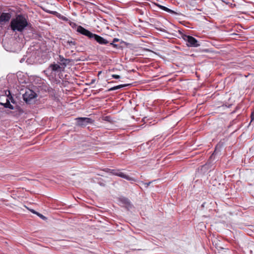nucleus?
Here are the masks:
<instances>
[{
  "mask_svg": "<svg viewBox=\"0 0 254 254\" xmlns=\"http://www.w3.org/2000/svg\"><path fill=\"white\" fill-rule=\"evenodd\" d=\"M37 80H40V81H41V79H39V78L37 79Z\"/></svg>",
  "mask_w": 254,
  "mask_h": 254,
  "instance_id": "cd10ccee",
  "label": "nucleus"
},
{
  "mask_svg": "<svg viewBox=\"0 0 254 254\" xmlns=\"http://www.w3.org/2000/svg\"><path fill=\"white\" fill-rule=\"evenodd\" d=\"M159 7L162 10L166 11V12H168L170 13H171V14H176V15H179L180 14L174 11V10L171 9H169V8L166 7V6H163V5H159Z\"/></svg>",
  "mask_w": 254,
  "mask_h": 254,
  "instance_id": "9b49d317",
  "label": "nucleus"
},
{
  "mask_svg": "<svg viewBox=\"0 0 254 254\" xmlns=\"http://www.w3.org/2000/svg\"><path fill=\"white\" fill-rule=\"evenodd\" d=\"M36 87L33 86L30 88L25 85H21L18 87V89H17L18 93L16 94V95H38V94L36 93Z\"/></svg>",
  "mask_w": 254,
  "mask_h": 254,
  "instance_id": "7ed1b4c3",
  "label": "nucleus"
},
{
  "mask_svg": "<svg viewBox=\"0 0 254 254\" xmlns=\"http://www.w3.org/2000/svg\"><path fill=\"white\" fill-rule=\"evenodd\" d=\"M129 85V84H122V85H118V86H115L114 87L110 88L109 90H114L118 89L121 88L123 87L128 86Z\"/></svg>",
  "mask_w": 254,
  "mask_h": 254,
  "instance_id": "ddd939ff",
  "label": "nucleus"
},
{
  "mask_svg": "<svg viewBox=\"0 0 254 254\" xmlns=\"http://www.w3.org/2000/svg\"><path fill=\"white\" fill-rule=\"evenodd\" d=\"M119 39H118V38H114V39H113V42H112L115 43V42H116L119 41Z\"/></svg>",
  "mask_w": 254,
  "mask_h": 254,
  "instance_id": "5701e85b",
  "label": "nucleus"
},
{
  "mask_svg": "<svg viewBox=\"0 0 254 254\" xmlns=\"http://www.w3.org/2000/svg\"><path fill=\"white\" fill-rule=\"evenodd\" d=\"M9 98V99H6V102L4 104L1 103L5 108H9L12 110L16 109V110L14 112H11V113L13 114V116H17V115H20V113H22V111L20 109L19 107H18L17 106H16V108H15L12 105H11L10 103V100L11 103L13 104L15 103V101L14 99L13 98V96H7Z\"/></svg>",
  "mask_w": 254,
  "mask_h": 254,
  "instance_id": "39448f33",
  "label": "nucleus"
},
{
  "mask_svg": "<svg viewBox=\"0 0 254 254\" xmlns=\"http://www.w3.org/2000/svg\"><path fill=\"white\" fill-rule=\"evenodd\" d=\"M30 211H31V212H32L33 213L35 214H36V215L37 214V213H38V212H36V211H35L34 210H33V209H31Z\"/></svg>",
  "mask_w": 254,
  "mask_h": 254,
  "instance_id": "b1692460",
  "label": "nucleus"
},
{
  "mask_svg": "<svg viewBox=\"0 0 254 254\" xmlns=\"http://www.w3.org/2000/svg\"><path fill=\"white\" fill-rule=\"evenodd\" d=\"M110 117L109 116H106L105 117V120L108 121Z\"/></svg>",
  "mask_w": 254,
  "mask_h": 254,
  "instance_id": "a878e982",
  "label": "nucleus"
},
{
  "mask_svg": "<svg viewBox=\"0 0 254 254\" xmlns=\"http://www.w3.org/2000/svg\"><path fill=\"white\" fill-rule=\"evenodd\" d=\"M23 100L28 104H33L35 102L36 97L37 96H22Z\"/></svg>",
  "mask_w": 254,
  "mask_h": 254,
  "instance_id": "1a4fd4ad",
  "label": "nucleus"
},
{
  "mask_svg": "<svg viewBox=\"0 0 254 254\" xmlns=\"http://www.w3.org/2000/svg\"><path fill=\"white\" fill-rule=\"evenodd\" d=\"M37 215L38 216H39L40 218H42V219H44L45 218H46V217H45L44 216H43L42 214H40V213H38V212L37 213Z\"/></svg>",
  "mask_w": 254,
  "mask_h": 254,
  "instance_id": "6ab92c4d",
  "label": "nucleus"
},
{
  "mask_svg": "<svg viewBox=\"0 0 254 254\" xmlns=\"http://www.w3.org/2000/svg\"><path fill=\"white\" fill-rule=\"evenodd\" d=\"M53 71H56L61 68L60 66L57 64H52L49 66Z\"/></svg>",
  "mask_w": 254,
  "mask_h": 254,
  "instance_id": "f8f14e48",
  "label": "nucleus"
},
{
  "mask_svg": "<svg viewBox=\"0 0 254 254\" xmlns=\"http://www.w3.org/2000/svg\"><path fill=\"white\" fill-rule=\"evenodd\" d=\"M183 38L187 42V45L189 47H197L200 46L197 40L192 36L184 35Z\"/></svg>",
  "mask_w": 254,
  "mask_h": 254,
  "instance_id": "423d86ee",
  "label": "nucleus"
},
{
  "mask_svg": "<svg viewBox=\"0 0 254 254\" xmlns=\"http://www.w3.org/2000/svg\"><path fill=\"white\" fill-rule=\"evenodd\" d=\"M62 19L64 20V21H67L68 20V19L66 17H64V16H63L62 17Z\"/></svg>",
  "mask_w": 254,
  "mask_h": 254,
  "instance_id": "4be33fe9",
  "label": "nucleus"
},
{
  "mask_svg": "<svg viewBox=\"0 0 254 254\" xmlns=\"http://www.w3.org/2000/svg\"><path fill=\"white\" fill-rule=\"evenodd\" d=\"M150 184H151V182H149L148 183H145L144 184L146 186V187H148Z\"/></svg>",
  "mask_w": 254,
  "mask_h": 254,
  "instance_id": "393cba45",
  "label": "nucleus"
},
{
  "mask_svg": "<svg viewBox=\"0 0 254 254\" xmlns=\"http://www.w3.org/2000/svg\"><path fill=\"white\" fill-rule=\"evenodd\" d=\"M4 91L5 92V95H6V96L12 95L9 90H4Z\"/></svg>",
  "mask_w": 254,
  "mask_h": 254,
  "instance_id": "dca6fc26",
  "label": "nucleus"
},
{
  "mask_svg": "<svg viewBox=\"0 0 254 254\" xmlns=\"http://www.w3.org/2000/svg\"><path fill=\"white\" fill-rule=\"evenodd\" d=\"M112 77L115 79H119L120 78V76L117 74H112Z\"/></svg>",
  "mask_w": 254,
  "mask_h": 254,
  "instance_id": "a211bd4d",
  "label": "nucleus"
},
{
  "mask_svg": "<svg viewBox=\"0 0 254 254\" xmlns=\"http://www.w3.org/2000/svg\"><path fill=\"white\" fill-rule=\"evenodd\" d=\"M77 31L80 34L87 36L90 39H94L99 44L106 45L109 43V41L107 40L98 35L91 32L81 26H78L77 27Z\"/></svg>",
  "mask_w": 254,
  "mask_h": 254,
  "instance_id": "f03ea898",
  "label": "nucleus"
},
{
  "mask_svg": "<svg viewBox=\"0 0 254 254\" xmlns=\"http://www.w3.org/2000/svg\"><path fill=\"white\" fill-rule=\"evenodd\" d=\"M59 60L60 62V64L64 66H65L70 62L69 59H65L61 55L59 56Z\"/></svg>",
  "mask_w": 254,
  "mask_h": 254,
  "instance_id": "9d476101",
  "label": "nucleus"
},
{
  "mask_svg": "<svg viewBox=\"0 0 254 254\" xmlns=\"http://www.w3.org/2000/svg\"><path fill=\"white\" fill-rule=\"evenodd\" d=\"M39 87L41 88V90H44L45 91H46L47 89H48V87L46 85L42 84V87L41 86H39Z\"/></svg>",
  "mask_w": 254,
  "mask_h": 254,
  "instance_id": "2eb2a0df",
  "label": "nucleus"
},
{
  "mask_svg": "<svg viewBox=\"0 0 254 254\" xmlns=\"http://www.w3.org/2000/svg\"><path fill=\"white\" fill-rule=\"evenodd\" d=\"M67 43L70 47L72 46H75L76 45L75 42L72 41H68L67 42Z\"/></svg>",
  "mask_w": 254,
  "mask_h": 254,
  "instance_id": "4468645a",
  "label": "nucleus"
},
{
  "mask_svg": "<svg viewBox=\"0 0 254 254\" xmlns=\"http://www.w3.org/2000/svg\"><path fill=\"white\" fill-rule=\"evenodd\" d=\"M28 25V22L24 16L21 14L17 15L16 17L12 19L10 22L11 29L15 31H22Z\"/></svg>",
  "mask_w": 254,
  "mask_h": 254,
  "instance_id": "f257e3e1",
  "label": "nucleus"
},
{
  "mask_svg": "<svg viewBox=\"0 0 254 254\" xmlns=\"http://www.w3.org/2000/svg\"><path fill=\"white\" fill-rule=\"evenodd\" d=\"M251 122H253L254 121V111L252 112L251 115Z\"/></svg>",
  "mask_w": 254,
  "mask_h": 254,
  "instance_id": "f3484780",
  "label": "nucleus"
},
{
  "mask_svg": "<svg viewBox=\"0 0 254 254\" xmlns=\"http://www.w3.org/2000/svg\"><path fill=\"white\" fill-rule=\"evenodd\" d=\"M11 17V15L10 13L2 12L0 15V24L8 21Z\"/></svg>",
  "mask_w": 254,
  "mask_h": 254,
  "instance_id": "6e6552de",
  "label": "nucleus"
},
{
  "mask_svg": "<svg viewBox=\"0 0 254 254\" xmlns=\"http://www.w3.org/2000/svg\"><path fill=\"white\" fill-rule=\"evenodd\" d=\"M110 45H112L113 47H114L115 48H118V45H117V44H114V43H113V42L111 43H110Z\"/></svg>",
  "mask_w": 254,
  "mask_h": 254,
  "instance_id": "412c9836",
  "label": "nucleus"
},
{
  "mask_svg": "<svg viewBox=\"0 0 254 254\" xmlns=\"http://www.w3.org/2000/svg\"><path fill=\"white\" fill-rule=\"evenodd\" d=\"M77 121L76 125L80 127H85L88 124H91L94 121L89 118H77L75 119Z\"/></svg>",
  "mask_w": 254,
  "mask_h": 254,
  "instance_id": "0eeeda50",
  "label": "nucleus"
},
{
  "mask_svg": "<svg viewBox=\"0 0 254 254\" xmlns=\"http://www.w3.org/2000/svg\"><path fill=\"white\" fill-rule=\"evenodd\" d=\"M104 171L112 174V175L121 177L122 178L125 179L128 181L131 182H135L136 179L134 178L131 177L128 175L125 174L124 173L122 172V170L121 169H110L109 168H106L104 170Z\"/></svg>",
  "mask_w": 254,
  "mask_h": 254,
  "instance_id": "20e7f679",
  "label": "nucleus"
},
{
  "mask_svg": "<svg viewBox=\"0 0 254 254\" xmlns=\"http://www.w3.org/2000/svg\"><path fill=\"white\" fill-rule=\"evenodd\" d=\"M159 30L160 31H164V30H162V29H159Z\"/></svg>",
  "mask_w": 254,
  "mask_h": 254,
  "instance_id": "bb28decb",
  "label": "nucleus"
},
{
  "mask_svg": "<svg viewBox=\"0 0 254 254\" xmlns=\"http://www.w3.org/2000/svg\"><path fill=\"white\" fill-rule=\"evenodd\" d=\"M69 24L70 25V26L72 27H74L76 26V24L74 22H71V21L69 22Z\"/></svg>",
  "mask_w": 254,
  "mask_h": 254,
  "instance_id": "aec40b11",
  "label": "nucleus"
}]
</instances>
